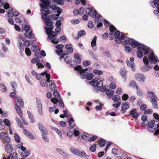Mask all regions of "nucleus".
<instances>
[{
	"label": "nucleus",
	"mask_w": 159,
	"mask_h": 159,
	"mask_svg": "<svg viewBox=\"0 0 159 159\" xmlns=\"http://www.w3.org/2000/svg\"><path fill=\"white\" fill-rule=\"evenodd\" d=\"M89 16L92 18H96L97 17H100L101 16L99 13H98L97 11H90L89 12Z\"/></svg>",
	"instance_id": "obj_19"
},
{
	"label": "nucleus",
	"mask_w": 159,
	"mask_h": 159,
	"mask_svg": "<svg viewBox=\"0 0 159 159\" xmlns=\"http://www.w3.org/2000/svg\"><path fill=\"white\" fill-rule=\"evenodd\" d=\"M10 156L13 159H17L18 156L16 152H13L10 154Z\"/></svg>",
	"instance_id": "obj_42"
},
{
	"label": "nucleus",
	"mask_w": 159,
	"mask_h": 159,
	"mask_svg": "<svg viewBox=\"0 0 159 159\" xmlns=\"http://www.w3.org/2000/svg\"><path fill=\"white\" fill-rule=\"evenodd\" d=\"M8 134H6L5 138L2 140V142H4L7 143H10L11 142V139L10 138L8 137Z\"/></svg>",
	"instance_id": "obj_39"
},
{
	"label": "nucleus",
	"mask_w": 159,
	"mask_h": 159,
	"mask_svg": "<svg viewBox=\"0 0 159 159\" xmlns=\"http://www.w3.org/2000/svg\"><path fill=\"white\" fill-rule=\"evenodd\" d=\"M70 152L78 156L79 154L80 151L76 148L71 147L70 149Z\"/></svg>",
	"instance_id": "obj_26"
},
{
	"label": "nucleus",
	"mask_w": 159,
	"mask_h": 159,
	"mask_svg": "<svg viewBox=\"0 0 159 159\" xmlns=\"http://www.w3.org/2000/svg\"><path fill=\"white\" fill-rule=\"evenodd\" d=\"M51 84H50V87L51 89L53 90L55 88V85L54 81L53 80H50Z\"/></svg>",
	"instance_id": "obj_46"
},
{
	"label": "nucleus",
	"mask_w": 159,
	"mask_h": 159,
	"mask_svg": "<svg viewBox=\"0 0 159 159\" xmlns=\"http://www.w3.org/2000/svg\"><path fill=\"white\" fill-rule=\"evenodd\" d=\"M157 101L155 102H151L153 108L154 109H157L158 108V104Z\"/></svg>",
	"instance_id": "obj_59"
},
{
	"label": "nucleus",
	"mask_w": 159,
	"mask_h": 159,
	"mask_svg": "<svg viewBox=\"0 0 159 159\" xmlns=\"http://www.w3.org/2000/svg\"><path fill=\"white\" fill-rule=\"evenodd\" d=\"M36 65L37 67L39 69L43 68L44 67V63H43V64H42L39 62H38L37 64Z\"/></svg>",
	"instance_id": "obj_62"
},
{
	"label": "nucleus",
	"mask_w": 159,
	"mask_h": 159,
	"mask_svg": "<svg viewBox=\"0 0 159 159\" xmlns=\"http://www.w3.org/2000/svg\"><path fill=\"white\" fill-rule=\"evenodd\" d=\"M33 51L35 55L38 57H41V55L39 47L38 46H35L33 48Z\"/></svg>",
	"instance_id": "obj_14"
},
{
	"label": "nucleus",
	"mask_w": 159,
	"mask_h": 159,
	"mask_svg": "<svg viewBox=\"0 0 159 159\" xmlns=\"http://www.w3.org/2000/svg\"><path fill=\"white\" fill-rule=\"evenodd\" d=\"M56 150L58 153L62 155H64L66 153L60 148H57L56 149Z\"/></svg>",
	"instance_id": "obj_56"
},
{
	"label": "nucleus",
	"mask_w": 159,
	"mask_h": 159,
	"mask_svg": "<svg viewBox=\"0 0 159 159\" xmlns=\"http://www.w3.org/2000/svg\"><path fill=\"white\" fill-rule=\"evenodd\" d=\"M148 58L151 61V62H152L153 61H154L156 62H159V60L158 59V58L157 56H156L154 54L153 52H150L148 56Z\"/></svg>",
	"instance_id": "obj_10"
},
{
	"label": "nucleus",
	"mask_w": 159,
	"mask_h": 159,
	"mask_svg": "<svg viewBox=\"0 0 159 159\" xmlns=\"http://www.w3.org/2000/svg\"><path fill=\"white\" fill-rule=\"evenodd\" d=\"M16 121L17 124L18 125L20 126V128H22L23 125L22 123H21L20 120L18 117H16Z\"/></svg>",
	"instance_id": "obj_54"
},
{
	"label": "nucleus",
	"mask_w": 159,
	"mask_h": 159,
	"mask_svg": "<svg viewBox=\"0 0 159 159\" xmlns=\"http://www.w3.org/2000/svg\"><path fill=\"white\" fill-rule=\"evenodd\" d=\"M121 76L124 78V81L125 82L126 80V78L125 76L127 73V71L124 68H121L120 71Z\"/></svg>",
	"instance_id": "obj_22"
},
{
	"label": "nucleus",
	"mask_w": 159,
	"mask_h": 159,
	"mask_svg": "<svg viewBox=\"0 0 159 159\" xmlns=\"http://www.w3.org/2000/svg\"><path fill=\"white\" fill-rule=\"evenodd\" d=\"M37 125L39 130L42 134H48L47 130L40 122H38Z\"/></svg>",
	"instance_id": "obj_11"
},
{
	"label": "nucleus",
	"mask_w": 159,
	"mask_h": 159,
	"mask_svg": "<svg viewBox=\"0 0 159 159\" xmlns=\"http://www.w3.org/2000/svg\"><path fill=\"white\" fill-rule=\"evenodd\" d=\"M142 68L143 71L146 72L150 70L151 67L149 66L144 65L142 67Z\"/></svg>",
	"instance_id": "obj_53"
},
{
	"label": "nucleus",
	"mask_w": 159,
	"mask_h": 159,
	"mask_svg": "<svg viewBox=\"0 0 159 159\" xmlns=\"http://www.w3.org/2000/svg\"><path fill=\"white\" fill-rule=\"evenodd\" d=\"M124 42L126 44L131 45L132 48L137 47L138 50L137 52V55L139 58H141L143 56V52L141 50H143L145 55H146L149 52L150 48L149 47L143 44H140L138 42L133 39L126 38Z\"/></svg>",
	"instance_id": "obj_2"
},
{
	"label": "nucleus",
	"mask_w": 159,
	"mask_h": 159,
	"mask_svg": "<svg viewBox=\"0 0 159 159\" xmlns=\"http://www.w3.org/2000/svg\"><path fill=\"white\" fill-rule=\"evenodd\" d=\"M51 128L52 129L55 130L56 131V132L59 136L60 137L61 139H62V136L61 134V132L60 130H59L57 128L52 126L51 127Z\"/></svg>",
	"instance_id": "obj_34"
},
{
	"label": "nucleus",
	"mask_w": 159,
	"mask_h": 159,
	"mask_svg": "<svg viewBox=\"0 0 159 159\" xmlns=\"http://www.w3.org/2000/svg\"><path fill=\"white\" fill-rule=\"evenodd\" d=\"M96 144H93L89 148L90 151L94 152L96 150Z\"/></svg>",
	"instance_id": "obj_57"
},
{
	"label": "nucleus",
	"mask_w": 159,
	"mask_h": 159,
	"mask_svg": "<svg viewBox=\"0 0 159 159\" xmlns=\"http://www.w3.org/2000/svg\"><path fill=\"white\" fill-rule=\"evenodd\" d=\"M120 33L119 31H117L115 32L114 34V35L115 38L116 39H118V40H116V41L117 43H120V40L123 39L125 37L124 33H122L120 36Z\"/></svg>",
	"instance_id": "obj_7"
},
{
	"label": "nucleus",
	"mask_w": 159,
	"mask_h": 159,
	"mask_svg": "<svg viewBox=\"0 0 159 159\" xmlns=\"http://www.w3.org/2000/svg\"><path fill=\"white\" fill-rule=\"evenodd\" d=\"M3 7L5 9H8V10H13V9L10 7L9 4L7 2L5 3Z\"/></svg>",
	"instance_id": "obj_48"
},
{
	"label": "nucleus",
	"mask_w": 159,
	"mask_h": 159,
	"mask_svg": "<svg viewBox=\"0 0 159 159\" xmlns=\"http://www.w3.org/2000/svg\"><path fill=\"white\" fill-rule=\"evenodd\" d=\"M90 84L93 87L100 88L103 85V82L102 80H100L99 82L98 81V79L95 78L90 82Z\"/></svg>",
	"instance_id": "obj_4"
},
{
	"label": "nucleus",
	"mask_w": 159,
	"mask_h": 159,
	"mask_svg": "<svg viewBox=\"0 0 159 159\" xmlns=\"http://www.w3.org/2000/svg\"><path fill=\"white\" fill-rule=\"evenodd\" d=\"M103 104L101 102H99V106H96L95 109L97 111L100 110L102 109Z\"/></svg>",
	"instance_id": "obj_63"
},
{
	"label": "nucleus",
	"mask_w": 159,
	"mask_h": 159,
	"mask_svg": "<svg viewBox=\"0 0 159 159\" xmlns=\"http://www.w3.org/2000/svg\"><path fill=\"white\" fill-rule=\"evenodd\" d=\"M40 75H41L42 76H43L45 75V77L47 80V81L48 82H50V75L49 74L47 73V71H46L42 73Z\"/></svg>",
	"instance_id": "obj_30"
},
{
	"label": "nucleus",
	"mask_w": 159,
	"mask_h": 159,
	"mask_svg": "<svg viewBox=\"0 0 159 159\" xmlns=\"http://www.w3.org/2000/svg\"><path fill=\"white\" fill-rule=\"evenodd\" d=\"M80 2L81 3L84 5L86 4V2L85 0H75V3L77 5L80 4Z\"/></svg>",
	"instance_id": "obj_43"
},
{
	"label": "nucleus",
	"mask_w": 159,
	"mask_h": 159,
	"mask_svg": "<svg viewBox=\"0 0 159 159\" xmlns=\"http://www.w3.org/2000/svg\"><path fill=\"white\" fill-rule=\"evenodd\" d=\"M15 108L16 109L17 112V113L19 114V115L20 117L22 116V113L21 111V110L20 109V108L21 107H19L18 106H16L15 105Z\"/></svg>",
	"instance_id": "obj_33"
},
{
	"label": "nucleus",
	"mask_w": 159,
	"mask_h": 159,
	"mask_svg": "<svg viewBox=\"0 0 159 159\" xmlns=\"http://www.w3.org/2000/svg\"><path fill=\"white\" fill-rule=\"evenodd\" d=\"M48 134H42V135L43 139L47 142H49V140L47 136Z\"/></svg>",
	"instance_id": "obj_50"
},
{
	"label": "nucleus",
	"mask_w": 159,
	"mask_h": 159,
	"mask_svg": "<svg viewBox=\"0 0 159 159\" xmlns=\"http://www.w3.org/2000/svg\"><path fill=\"white\" fill-rule=\"evenodd\" d=\"M106 94L108 96L111 97L114 94L113 91L111 90H107L106 91Z\"/></svg>",
	"instance_id": "obj_40"
},
{
	"label": "nucleus",
	"mask_w": 159,
	"mask_h": 159,
	"mask_svg": "<svg viewBox=\"0 0 159 159\" xmlns=\"http://www.w3.org/2000/svg\"><path fill=\"white\" fill-rule=\"evenodd\" d=\"M14 137L15 141L17 143H20V142L19 136L17 133H15L14 134Z\"/></svg>",
	"instance_id": "obj_44"
},
{
	"label": "nucleus",
	"mask_w": 159,
	"mask_h": 159,
	"mask_svg": "<svg viewBox=\"0 0 159 159\" xmlns=\"http://www.w3.org/2000/svg\"><path fill=\"white\" fill-rule=\"evenodd\" d=\"M24 134L27 136L29 138L31 139H34V137L32 134L29 131H28L26 129H24Z\"/></svg>",
	"instance_id": "obj_24"
},
{
	"label": "nucleus",
	"mask_w": 159,
	"mask_h": 159,
	"mask_svg": "<svg viewBox=\"0 0 159 159\" xmlns=\"http://www.w3.org/2000/svg\"><path fill=\"white\" fill-rule=\"evenodd\" d=\"M103 54L105 56L107 57L108 58H110L111 57V56L110 52L108 51H106L104 52L103 53Z\"/></svg>",
	"instance_id": "obj_47"
},
{
	"label": "nucleus",
	"mask_w": 159,
	"mask_h": 159,
	"mask_svg": "<svg viewBox=\"0 0 159 159\" xmlns=\"http://www.w3.org/2000/svg\"><path fill=\"white\" fill-rule=\"evenodd\" d=\"M53 95L55 97L51 99V102L54 104H57L58 102L59 105L62 107H64V105L63 102L61 99L60 98V95L57 90H54ZM56 105H57V104H56Z\"/></svg>",
	"instance_id": "obj_3"
},
{
	"label": "nucleus",
	"mask_w": 159,
	"mask_h": 159,
	"mask_svg": "<svg viewBox=\"0 0 159 159\" xmlns=\"http://www.w3.org/2000/svg\"><path fill=\"white\" fill-rule=\"evenodd\" d=\"M66 48L68 50L69 53L71 54L73 52V49L70 44H66L65 45Z\"/></svg>",
	"instance_id": "obj_32"
},
{
	"label": "nucleus",
	"mask_w": 159,
	"mask_h": 159,
	"mask_svg": "<svg viewBox=\"0 0 159 159\" xmlns=\"http://www.w3.org/2000/svg\"><path fill=\"white\" fill-rule=\"evenodd\" d=\"M74 121V120L72 118H70L68 122L69 125L70 127H69V129H73L75 126V124H72V123Z\"/></svg>",
	"instance_id": "obj_27"
},
{
	"label": "nucleus",
	"mask_w": 159,
	"mask_h": 159,
	"mask_svg": "<svg viewBox=\"0 0 159 159\" xmlns=\"http://www.w3.org/2000/svg\"><path fill=\"white\" fill-rule=\"evenodd\" d=\"M147 96L148 98H150L151 102L157 101V98L154 93L151 91H148L147 93Z\"/></svg>",
	"instance_id": "obj_8"
},
{
	"label": "nucleus",
	"mask_w": 159,
	"mask_h": 159,
	"mask_svg": "<svg viewBox=\"0 0 159 159\" xmlns=\"http://www.w3.org/2000/svg\"><path fill=\"white\" fill-rule=\"evenodd\" d=\"M54 34H55L56 35L55 36L54 38H53L52 39H50L51 40L50 41L53 43L57 44L59 42V39H58L56 38L57 34H56L55 33Z\"/></svg>",
	"instance_id": "obj_31"
},
{
	"label": "nucleus",
	"mask_w": 159,
	"mask_h": 159,
	"mask_svg": "<svg viewBox=\"0 0 159 159\" xmlns=\"http://www.w3.org/2000/svg\"><path fill=\"white\" fill-rule=\"evenodd\" d=\"M112 98L114 102H118L120 99V98L118 95H117L113 96Z\"/></svg>",
	"instance_id": "obj_52"
},
{
	"label": "nucleus",
	"mask_w": 159,
	"mask_h": 159,
	"mask_svg": "<svg viewBox=\"0 0 159 159\" xmlns=\"http://www.w3.org/2000/svg\"><path fill=\"white\" fill-rule=\"evenodd\" d=\"M2 50L4 52H6L8 50L7 47H6V45L4 43H2Z\"/></svg>",
	"instance_id": "obj_60"
},
{
	"label": "nucleus",
	"mask_w": 159,
	"mask_h": 159,
	"mask_svg": "<svg viewBox=\"0 0 159 159\" xmlns=\"http://www.w3.org/2000/svg\"><path fill=\"white\" fill-rule=\"evenodd\" d=\"M24 29L25 31V37L29 39H32L33 36L31 30L30 31V27L28 25H26L24 28Z\"/></svg>",
	"instance_id": "obj_6"
},
{
	"label": "nucleus",
	"mask_w": 159,
	"mask_h": 159,
	"mask_svg": "<svg viewBox=\"0 0 159 159\" xmlns=\"http://www.w3.org/2000/svg\"><path fill=\"white\" fill-rule=\"evenodd\" d=\"M155 121L153 120H152L148 124V127L147 129L151 132H152L154 131L155 128H153L154 125H155Z\"/></svg>",
	"instance_id": "obj_12"
},
{
	"label": "nucleus",
	"mask_w": 159,
	"mask_h": 159,
	"mask_svg": "<svg viewBox=\"0 0 159 159\" xmlns=\"http://www.w3.org/2000/svg\"><path fill=\"white\" fill-rule=\"evenodd\" d=\"M86 78L88 80H92L93 77V75L92 73H87L86 75Z\"/></svg>",
	"instance_id": "obj_51"
},
{
	"label": "nucleus",
	"mask_w": 159,
	"mask_h": 159,
	"mask_svg": "<svg viewBox=\"0 0 159 159\" xmlns=\"http://www.w3.org/2000/svg\"><path fill=\"white\" fill-rule=\"evenodd\" d=\"M130 115L135 119H137L139 116V114L137 112V109L135 108L133 109L130 111Z\"/></svg>",
	"instance_id": "obj_15"
},
{
	"label": "nucleus",
	"mask_w": 159,
	"mask_h": 159,
	"mask_svg": "<svg viewBox=\"0 0 159 159\" xmlns=\"http://www.w3.org/2000/svg\"><path fill=\"white\" fill-rule=\"evenodd\" d=\"M135 79L139 81L144 82L146 79V77L144 75L140 73H137L135 75Z\"/></svg>",
	"instance_id": "obj_9"
},
{
	"label": "nucleus",
	"mask_w": 159,
	"mask_h": 159,
	"mask_svg": "<svg viewBox=\"0 0 159 159\" xmlns=\"http://www.w3.org/2000/svg\"><path fill=\"white\" fill-rule=\"evenodd\" d=\"M150 5L153 8L156 7L157 10H159V0H154L149 2Z\"/></svg>",
	"instance_id": "obj_13"
},
{
	"label": "nucleus",
	"mask_w": 159,
	"mask_h": 159,
	"mask_svg": "<svg viewBox=\"0 0 159 159\" xmlns=\"http://www.w3.org/2000/svg\"><path fill=\"white\" fill-rule=\"evenodd\" d=\"M129 86L132 87H135L137 88V87L138 86L136 84V82L133 80H131L129 84Z\"/></svg>",
	"instance_id": "obj_45"
},
{
	"label": "nucleus",
	"mask_w": 159,
	"mask_h": 159,
	"mask_svg": "<svg viewBox=\"0 0 159 159\" xmlns=\"http://www.w3.org/2000/svg\"><path fill=\"white\" fill-rule=\"evenodd\" d=\"M74 57L75 59V61L77 64H80L81 61L80 58L79 57L78 55L76 53L74 54Z\"/></svg>",
	"instance_id": "obj_41"
},
{
	"label": "nucleus",
	"mask_w": 159,
	"mask_h": 159,
	"mask_svg": "<svg viewBox=\"0 0 159 159\" xmlns=\"http://www.w3.org/2000/svg\"><path fill=\"white\" fill-rule=\"evenodd\" d=\"M57 14H53L52 15H51L50 19H52L53 20H56L58 18L60 14L62 12V11H57Z\"/></svg>",
	"instance_id": "obj_28"
},
{
	"label": "nucleus",
	"mask_w": 159,
	"mask_h": 159,
	"mask_svg": "<svg viewBox=\"0 0 159 159\" xmlns=\"http://www.w3.org/2000/svg\"><path fill=\"white\" fill-rule=\"evenodd\" d=\"M78 156H80L81 157H83L84 158L86 159H89V157L88 155L83 150L81 152H79V154Z\"/></svg>",
	"instance_id": "obj_29"
},
{
	"label": "nucleus",
	"mask_w": 159,
	"mask_h": 159,
	"mask_svg": "<svg viewBox=\"0 0 159 159\" xmlns=\"http://www.w3.org/2000/svg\"><path fill=\"white\" fill-rule=\"evenodd\" d=\"M86 34L85 31L84 30H82L78 32V38H79L81 36L85 35Z\"/></svg>",
	"instance_id": "obj_49"
},
{
	"label": "nucleus",
	"mask_w": 159,
	"mask_h": 159,
	"mask_svg": "<svg viewBox=\"0 0 159 159\" xmlns=\"http://www.w3.org/2000/svg\"><path fill=\"white\" fill-rule=\"evenodd\" d=\"M16 103L15 105L21 107L24 106V102L22 99L20 97H17L16 98Z\"/></svg>",
	"instance_id": "obj_17"
},
{
	"label": "nucleus",
	"mask_w": 159,
	"mask_h": 159,
	"mask_svg": "<svg viewBox=\"0 0 159 159\" xmlns=\"http://www.w3.org/2000/svg\"><path fill=\"white\" fill-rule=\"evenodd\" d=\"M25 52L28 56H30L31 55V52L30 49L28 48H26L25 49Z\"/></svg>",
	"instance_id": "obj_55"
},
{
	"label": "nucleus",
	"mask_w": 159,
	"mask_h": 159,
	"mask_svg": "<svg viewBox=\"0 0 159 159\" xmlns=\"http://www.w3.org/2000/svg\"><path fill=\"white\" fill-rule=\"evenodd\" d=\"M137 90V94L141 98H143V96L142 93L140 89L139 88V86L137 87V88H136Z\"/></svg>",
	"instance_id": "obj_38"
},
{
	"label": "nucleus",
	"mask_w": 159,
	"mask_h": 159,
	"mask_svg": "<svg viewBox=\"0 0 159 159\" xmlns=\"http://www.w3.org/2000/svg\"><path fill=\"white\" fill-rule=\"evenodd\" d=\"M104 25L106 27H107L109 26H110V36H113L114 33L115 32L116 30V28L113 25H110V23L107 20H104Z\"/></svg>",
	"instance_id": "obj_5"
},
{
	"label": "nucleus",
	"mask_w": 159,
	"mask_h": 159,
	"mask_svg": "<svg viewBox=\"0 0 159 159\" xmlns=\"http://www.w3.org/2000/svg\"><path fill=\"white\" fill-rule=\"evenodd\" d=\"M70 22L74 24H77L80 23V21L78 19H73L70 20Z\"/></svg>",
	"instance_id": "obj_61"
},
{
	"label": "nucleus",
	"mask_w": 159,
	"mask_h": 159,
	"mask_svg": "<svg viewBox=\"0 0 159 159\" xmlns=\"http://www.w3.org/2000/svg\"><path fill=\"white\" fill-rule=\"evenodd\" d=\"M3 121L6 125L7 126H10L11 125L10 122L7 119H5L3 120Z\"/></svg>",
	"instance_id": "obj_64"
},
{
	"label": "nucleus",
	"mask_w": 159,
	"mask_h": 159,
	"mask_svg": "<svg viewBox=\"0 0 159 159\" xmlns=\"http://www.w3.org/2000/svg\"><path fill=\"white\" fill-rule=\"evenodd\" d=\"M5 151L7 153L9 154L11 153L12 152L13 150V148L11 146L9 143H7L5 146Z\"/></svg>",
	"instance_id": "obj_21"
},
{
	"label": "nucleus",
	"mask_w": 159,
	"mask_h": 159,
	"mask_svg": "<svg viewBox=\"0 0 159 159\" xmlns=\"http://www.w3.org/2000/svg\"><path fill=\"white\" fill-rule=\"evenodd\" d=\"M31 153V151L30 150H28L25 151V152H21L20 155L21 157H23L24 158H26L29 156Z\"/></svg>",
	"instance_id": "obj_25"
},
{
	"label": "nucleus",
	"mask_w": 159,
	"mask_h": 159,
	"mask_svg": "<svg viewBox=\"0 0 159 159\" xmlns=\"http://www.w3.org/2000/svg\"><path fill=\"white\" fill-rule=\"evenodd\" d=\"M122 105L123 106L120 111L121 113L124 114L125 112L129 108V103L126 102H123Z\"/></svg>",
	"instance_id": "obj_16"
},
{
	"label": "nucleus",
	"mask_w": 159,
	"mask_h": 159,
	"mask_svg": "<svg viewBox=\"0 0 159 159\" xmlns=\"http://www.w3.org/2000/svg\"><path fill=\"white\" fill-rule=\"evenodd\" d=\"M42 18L44 20V23L46 26L45 27L46 30V33L48 35L49 39H52L55 37V34L54 32L52 31L53 28V22L51 20L50 17L51 15L49 11H41Z\"/></svg>",
	"instance_id": "obj_1"
},
{
	"label": "nucleus",
	"mask_w": 159,
	"mask_h": 159,
	"mask_svg": "<svg viewBox=\"0 0 159 159\" xmlns=\"http://www.w3.org/2000/svg\"><path fill=\"white\" fill-rule=\"evenodd\" d=\"M105 141L104 140L102 139L98 141V143L99 146L101 147H103L105 146Z\"/></svg>",
	"instance_id": "obj_37"
},
{
	"label": "nucleus",
	"mask_w": 159,
	"mask_h": 159,
	"mask_svg": "<svg viewBox=\"0 0 159 159\" xmlns=\"http://www.w3.org/2000/svg\"><path fill=\"white\" fill-rule=\"evenodd\" d=\"M38 113L40 116H42L43 114L42 108V104L41 102H39L37 104Z\"/></svg>",
	"instance_id": "obj_20"
},
{
	"label": "nucleus",
	"mask_w": 159,
	"mask_h": 159,
	"mask_svg": "<svg viewBox=\"0 0 159 159\" xmlns=\"http://www.w3.org/2000/svg\"><path fill=\"white\" fill-rule=\"evenodd\" d=\"M130 61H131V68L133 71H134L135 70V64L134 62V58L133 57L130 58L129 59Z\"/></svg>",
	"instance_id": "obj_36"
},
{
	"label": "nucleus",
	"mask_w": 159,
	"mask_h": 159,
	"mask_svg": "<svg viewBox=\"0 0 159 159\" xmlns=\"http://www.w3.org/2000/svg\"><path fill=\"white\" fill-rule=\"evenodd\" d=\"M100 17H97L95 19V23L97 24L98 27H101L102 26V22L101 19L100 18Z\"/></svg>",
	"instance_id": "obj_23"
},
{
	"label": "nucleus",
	"mask_w": 159,
	"mask_h": 159,
	"mask_svg": "<svg viewBox=\"0 0 159 159\" xmlns=\"http://www.w3.org/2000/svg\"><path fill=\"white\" fill-rule=\"evenodd\" d=\"M93 72L98 75H101L103 74V72L102 71L97 69L94 70Z\"/></svg>",
	"instance_id": "obj_58"
},
{
	"label": "nucleus",
	"mask_w": 159,
	"mask_h": 159,
	"mask_svg": "<svg viewBox=\"0 0 159 159\" xmlns=\"http://www.w3.org/2000/svg\"><path fill=\"white\" fill-rule=\"evenodd\" d=\"M47 82H48L47 80H46L45 79H42L40 82V85L43 87L46 86L48 85Z\"/></svg>",
	"instance_id": "obj_35"
},
{
	"label": "nucleus",
	"mask_w": 159,
	"mask_h": 159,
	"mask_svg": "<svg viewBox=\"0 0 159 159\" xmlns=\"http://www.w3.org/2000/svg\"><path fill=\"white\" fill-rule=\"evenodd\" d=\"M97 36H94L93 40L91 42V46L92 47L93 50L95 51L97 50L96 47V40Z\"/></svg>",
	"instance_id": "obj_18"
}]
</instances>
